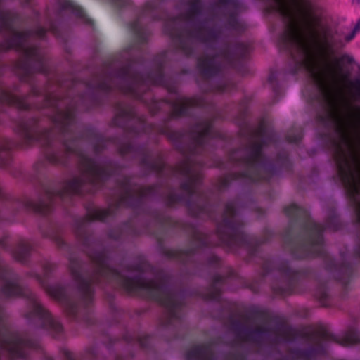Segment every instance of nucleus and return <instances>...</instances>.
Wrapping results in <instances>:
<instances>
[{
    "label": "nucleus",
    "mask_w": 360,
    "mask_h": 360,
    "mask_svg": "<svg viewBox=\"0 0 360 360\" xmlns=\"http://www.w3.org/2000/svg\"><path fill=\"white\" fill-rule=\"evenodd\" d=\"M271 12L283 19L281 49L292 58L295 73L305 71L320 105L317 123L327 142L341 182H360V77L347 79L338 64L325 58L345 42L322 26L304 7V0H266Z\"/></svg>",
    "instance_id": "f257e3e1"
},
{
    "label": "nucleus",
    "mask_w": 360,
    "mask_h": 360,
    "mask_svg": "<svg viewBox=\"0 0 360 360\" xmlns=\"http://www.w3.org/2000/svg\"><path fill=\"white\" fill-rule=\"evenodd\" d=\"M112 213L111 209L104 210L92 207L88 210L86 216L75 221V233L86 248L84 251L93 263L90 271H84L80 261L74 256L69 258V268L77 285L79 296L78 302L72 295L70 287L60 283L49 285L45 278L56 269V264L46 262L43 266L44 277L34 274L46 293L60 302L67 313L75 317L82 305L87 307L94 298V285L102 281H116L130 293L156 300L166 310L165 320L162 325L165 328L176 327L181 323V310L183 301L181 295L170 285V278L162 271L153 268L146 261L122 269L121 271L112 268L105 251L96 241L93 240L87 231V224L94 220L103 221Z\"/></svg>",
    "instance_id": "f03ea898"
},
{
    "label": "nucleus",
    "mask_w": 360,
    "mask_h": 360,
    "mask_svg": "<svg viewBox=\"0 0 360 360\" xmlns=\"http://www.w3.org/2000/svg\"><path fill=\"white\" fill-rule=\"evenodd\" d=\"M238 9L236 0H189L184 13L166 22L165 32L185 55H191L197 44L206 46V53L198 63L203 77L216 75L222 68H237L248 54L243 44L231 49L224 44L222 30L216 23L225 20L229 30L240 32Z\"/></svg>",
    "instance_id": "7ed1b4c3"
},
{
    "label": "nucleus",
    "mask_w": 360,
    "mask_h": 360,
    "mask_svg": "<svg viewBox=\"0 0 360 360\" xmlns=\"http://www.w3.org/2000/svg\"><path fill=\"white\" fill-rule=\"evenodd\" d=\"M221 134L212 126L210 120L198 122L188 131H173L170 138L173 139L179 150L188 155L186 160L177 167L166 166L160 156L154 157L144 148L136 147L131 143L122 144L120 152L122 155L136 153L140 156L142 165L151 172L159 174L171 173L183 179L181 194L171 191L167 196L169 205L176 202H184L195 216L207 212L206 197L200 188L202 172L201 163L193 158V155L202 152L212 139L220 138Z\"/></svg>",
    "instance_id": "20e7f679"
},
{
    "label": "nucleus",
    "mask_w": 360,
    "mask_h": 360,
    "mask_svg": "<svg viewBox=\"0 0 360 360\" xmlns=\"http://www.w3.org/2000/svg\"><path fill=\"white\" fill-rule=\"evenodd\" d=\"M133 49H126L120 58L108 63L99 76L90 83L83 84L88 91L108 92L117 89L145 103L152 113L168 105L174 117L188 115L191 107L204 105L203 98H186L167 86L162 73V62L155 72L146 76L134 72L132 70Z\"/></svg>",
    "instance_id": "39448f33"
},
{
    "label": "nucleus",
    "mask_w": 360,
    "mask_h": 360,
    "mask_svg": "<svg viewBox=\"0 0 360 360\" xmlns=\"http://www.w3.org/2000/svg\"><path fill=\"white\" fill-rule=\"evenodd\" d=\"M274 141V131L261 123L251 131L245 146L229 155V164L236 167V170L221 181L220 187L226 186L233 179L268 180L275 173L276 167L264 157L263 150L266 146Z\"/></svg>",
    "instance_id": "423d86ee"
},
{
    "label": "nucleus",
    "mask_w": 360,
    "mask_h": 360,
    "mask_svg": "<svg viewBox=\"0 0 360 360\" xmlns=\"http://www.w3.org/2000/svg\"><path fill=\"white\" fill-rule=\"evenodd\" d=\"M287 216L292 219L302 221L304 236L300 244L293 250V255L298 258L321 256L326 257L327 267L334 272L335 278L346 284L352 273V266L348 263L337 264L336 262L326 256L323 248L322 233L324 231H334L340 227L339 219L334 210L330 211L323 225L313 221L308 212L303 207L292 204L285 209Z\"/></svg>",
    "instance_id": "0eeeda50"
},
{
    "label": "nucleus",
    "mask_w": 360,
    "mask_h": 360,
    "mask_svg": "<svg viewBox=\"0 0 360 360\" xmlns=\"http://www.w3.org/2000/svg\"><path fill=\"white\" fill-rule=\"evenodd\" d=\"M216 235L218 240L214 243L211 241L210 236L201 233L196 234L195 239L201 247L209 245H223L232 250L236 247L244 246L248 249L251 255L255 253V245L264 243L245 234L237 203L235 201L229 202L226 205L221 219L217 222Z\"/></svg>",
    "instance_id": "6e6552de"
},
{
    "label": "nucleus",
    "mask_w": 360,
    "mask_h": 360,
    "mask_svg": "<svg viewBox=\"0 0 360 360\" xmlns=\"http://www.w3.org/2000/svg\"><path fill=\"white\" fill-rule=\"evenodd\" d=\"M118 192L116 207H137L144 198L154 194L155 190L153 187L143 188L134 185L130 179L124 177L118 184Z\"/></svg>",
    "instance_id": "1a4fd4ad"
},
{
    "label": "nucleus",
    "mask_w": 360,
    "mask_h": 360,
    "mask_svg": "<svg viewBox=\"0 0 360 360\" xmlns=\"http://www.w3.org/2000/svg\"><path fill=\"white\" fill-rule=\"evenodd\" d=\"M134 120L138 124V127L133 129L135 133H139L141 131L147 132L149 130L155 131L157 133H164L163 128H155L152 124H148L145 117L139 116L131 105L121 104L117 107V112L114 118V124L118 127H124L128 121Z\"/></svg>",
    "instance_id": "9d476101"
},
{
    "label": "nucleus",
    "mask_w": 360,
    "mask_h": 360,
    "mask_svg": "<svg viewBox=\"0 0 360 360\" xmlns=\"http://www.w3.org/2000/svg\"><path fill=\"white\" fill-rule=\"evenodd\" d=\"M233 327L237 340L251 346L262 345L268 336L267 330L262 326L252 328L245 323L236 321Z\"/></svg>",
    "instance_id": "9b49d317"
},
{
    "label": "nucleus",
    "mask_w": 360,
    "mask_h": 360,
    "mask_svg": "<svg viewBox=\"0 0 360 360\" xmlns=\"http://www.w3.org/2000/svg\"><path fill=\"white\" fill-rule=\"evenodd\" d=\"M59 6L60 11L58 15H60L63 11H70L75 16L83 20V22L86 24H91V20L87 18L82 11V9L75 5L72 1L70 0H57Z\"/></svg>",
    "instance_id": "f8f14e48"
},
{
    "label": "nucleus",
    "mask_w": 360,
    "mask_h": 360,
    "mask_svg": "<svg viewBox=\"0 0 360 360\" xmlns=\"http://www.w3.org/2000/svg\"><path fill=\"white\" fill-rule=\"evenodd\" d=\"M224 277L217 275L214 278L213 283L207 291L203 295V299L206 300L219 301L221 299V286L224 283Z\"/></svg>",
    "instance_id": "ddd939ff"
},
{
    "label": "nucleus",
    "mask_w": 360,
    "mask_h": 360,
    "mask_svg": "<svg viewBox=\"0 0 360 360\" xmlns=\"http://www.w3.org/2000/svg\"><path fill=\"white\" fill-rule=\"evenodd\" d=\"M32 249L31 244L26 240H22L17 248L12 252V255L15 260L25 264L27 262Z\"/></svg>",
    "instance_id": "4468645a"
},
{
    "label": "nucleus",
    "mask_w": 360,
    "mask_h": 360,
    "mask_svg": "<svg viewBox=\"0 0 360 360\" xmlns=\"http://www.w3.org/2000/svg\"><path fill=\"white\" fill-rule=\"evenodd\" d=\"M278 271L286 281V286L280 289L281 292H285L291 289L296 278L297 272L292 270L287 263H282L278 266Z\"/></svg>",
    "instance_id": "2eb2a0df"
},
{
    "label": "nucleus",
    "mask_w": 360,
    "mask_h": 360,
    "mask_svg": "<svg viewBox=\"0 0 360 360\" xmlns=\"http://www.w3.org/2000/svg\"><path fill=\"white\" fill-rule=\"evenodd\" d=\"M193 250L187 251L169 250L167 252V256L170 258L176 259L181 262L186 263L191 260L193 254Z\"/></svg>",
    "instance_id": "dca6fc26"
},
{
    "label": "nucleus",
    "mask_w": 360,
    "mask_h": 360,
    "mask_svg": "<svg viewBox=\"0 0 360 360\" xmlns=\"http://www.w3.org/2000/svg\"><path fill=\"white\" fill-rule=\"evenodd\" d=\"M131 27L134 32L136 34L140 42L142 43L146 40L147 33L139 19L134 21L131 25Z\"/></svg>",
    "instance_id": "f3484780"
},
{
    "label": "nucleus",
    "mask_w": 360,
    "mask_h": 360,
    "mask_svg": "<svg viewBox=\"0 0 360 360\" xmlns=\"http://www.w3.org/2000/svg\"><path fill=\"white\" fill-rule=\"evenodd\" d=\"M345 345H354L360 342V333L356 330H349L345 336Z\"/></svg>",
    "instance_id": "a211bd4d"
},
{
    "label": "nucleus",
    "mask_w": 360,
    "mask_h": 360,
    "mask_svg": "<svg viewBox=\"0 0 360 360\" xmlns=\"http://www.w3.org/2000/svg\"><path fill=\"white\" fill-rule=\"evenodd\" d=\"M91 143L94 146L95 152H98L105 146V141L101 135L94 134L91 138Z\"/></svg>",
    "instance_id": "6ab92c4d"
},
{
    "label": "nucleus",
    "mask_w": 360,
    "mask_h": 360,
    "mask_svg": "<svg viewBox=\"0 0 360 360\" xmlns=\"http://www.w3.org/2000/svg\"><path fill=\"white\" fill-rule=\"evenodd\" d=\"M340 63L350 65V64H352L354 63V59L352 56L345 53V54L342 55L340 57V58L338 60H336L335 63H329L331 65H335V64L338 63L342 68V67L340 64Z\"/></svg>",
    "instance_id": "aec40b11"
},
{
    "label": "nucleus",
    "mask_w": 360,
    "mask_h": 360,
    "mask_svg": "<svg viewBox=\"0 0 360 360\" xmlns=\"http://www.w3.org/2000/svg\"><path fill=\"white\" fill-rule=\"evenodd\" d=\"M306 351L307 352H306L305 356L307 357H311L314 355L322 354H324L326 352L324 347L322 346H319L317 348L312 347Z\"/></svg>",
    "instance_id": "412c9836"
},
{
    "label": "nucleus",
    "mask_w": 360,
    "mask_h": 360,
    "mask_svg": "<svg viewBox=\"0 0 360 360\" xmlns=\"http://www.w3.org/2000/svg\"><path fill=\"white\" fill-rule=\"evenodd\" d=\"M302 134L300 130H296L292 134H289L287 136V139L290 143H297L301 140Z\"/></svg>",
    "instance_id": "4be33fe9"
},
{
    "label": "nucleus",
    "mask_w": 360,
    "mask_h": 360,
    "mask_svg": "<svg viewBox=\"0 0 360 360\" xmlns=\"http://www.w3.org/2000/svg\"><path fill=\"white\" fill-rule=\"evenodd\" d=\"M44 236L52 238L59 247H62L64 244L62 237L57 233H51V234L46 235Z\"/></svg>",
    "instance_id": "5701e85b"
},
{
    "label": "nucleus",
    "mask_w": 360,
    "mask_h": 360,
    "mask_svg": "<svg viewBox=\"0 0 360 360\" xmlns=\"http://www.w3.org/2000/svg\"><path fill=\"white\" fill-rule=\"evenodd\" d=\"M46 20L47 25L49 27V30L50 31H51L53 34H57L56 27L55 24L53 22L51 17L47 16Z\"/></svg>",
    "instance_id": "b1692460"
},
{
    "label": "nucleus",
    "mask_w": 360,
    "mask_h": 360,
    "mask_svg": "<svg viewBox=\"0 0 360 360\" xmlns=\"http://www.w3.org/2000/svg\"><path fill=\"white\" fill-rule=\"evenodd\" d=\"M219 262V258L217 257H216L215 255H212L210 257V258L208 259V261H207V263L210 265L217 264Z\"/></svg>",
    "instance_id": "393cba45"
},
{
    "label": "nucleus",
    "mask_w": 360,
    "mask_h": 360,
    "mask_svg": "<svg viewBox=\"0 0 360 360\" xmlns=\"http://www.w3.org/2000/svg\"><path fill=\"white\" fill-rule=\"evenodd\" d=\"M153 9V6L150 3L147 4L146 5V6L144 7L142 15L143 16L147 15L148 13H150Z\"/></svg>",
    "instance_id": "a878e982"
},
{
    "label": "nucleus",
    "mask_w": 360,
    "mask_h": 360,
    "mask_svg": "<svg viewBox=\"0 0 360 360\" xmlns=\"http://www.w3.org/2000/svg\"><path fill=\"white\" fill-rule=\"evenodd\" d=\"M356 33H357V32H354V30L353 29V30L352 31V32H351L350 34H347V35L345 37V39H343V40H344V41L345 42V44H346V43H348V42H349V41H351L354 38V37H355V35H356Z\"/></svg>",
    "instance_id": "bb28decb"
},
{
    "label": "nucleus",
    "mask_w": 360,
    "mask_h": 360,
    "mask_svg": "<svg viewBox=\"0 0 360 360\" xmlns=\"http://www.w3.org/2000/svg\"><path fill=\"white\" fill-rule=\"evenodd\" d=\"M148 339V336L140 337L139 338V343L140 346L143 348L146 347L148 346V345H147Z\"/></svg>",
    "instance_id": "cd10ccee"
},
{
    "label": "nucleus",
    "mask_w": 360,
    "mask_h": 360,
    "mask_svg": "<svg viewBox=\"0 0 360 360\" xmlns=\"http://www.w3.org/2000/svg\"><path fill=\"white\" fill-rule=\"evenodd\" d=\"M63 355L65 358V360H75L73 358V354L68 350H64Z\"/></svg>",
    "instance_id": "c85d7f7f"
},
{
    "label": "nucleus",
    "mask_w": 360,
    "mask_h": 360,
    "mask_svg": "<svg viewBox=\"0 0 360 360\" xmlns=\"http://www.w3.org/2000/svg\"><path fill=\"white\" fill-rule=\"evenodd\" d=\"M227 86H228V84H225V83L220 84L217 86V91H219V92H225V91H226Z\"/></svg>",
    "instance_id": "c756f323"
},
{
    "label": "nucleus",
    "mask_w": 360,
    "mask_h": 360,
    "mask_svg": "<svg viewBox=\"0 0 360 360\" xmlns=\"http://www.w3.org/2000/svg\"><path fill=\"white\" fill-rule=\"evenodd\" d=\"M317 296L320 298V299H325L326 297V290L323 289V290H321L320 291V292L317 295Z\"/></svg>",
    "instance_id": "7c9ffc66"
},
{
    "label": "nucleus",
    "mask_w": 360,
    "mask_h": 360,
    "mask_svg": "<svg viewBox=\"0 0 360 360\" xmlns=\"http://www.w3.org/2000/svg\"><path fill=\"white\" fill-rule=\"evenodd\" d=\"M354 32H360V19L358 20L357 23L354 27Z\"/></svg>",
    "instance_id": "2f4dec72"
},
{
    "label": "nucleus",
    "mask_w": 360,
    "mask_h": 360,
    "mask_svg": "<svg viewBox=\"0 0 360 360\" xmlns=\"http://www.w3.org/2000/svg\"><path fill=\"white\" fill-rule=\"evenodd\" d=\"M274 78H275L274 75V74H271V75H269V82L270 83H273V81H274Z\"/></svg>",
    "instance_id": "473e14b6"
},
{
    "label": "nucleus",
    "mask_w": 360,
    "mask_h": 360,
    "mask_svg": "<svg viewBox=\"0 0 360 360\" xmlns=\"http://www.w3.org/2000/svg\"><path fill=\"white\" fill-rule=\"evenodd\" d=\"M0 245L3 248H6V243H5V239H2L0 240Z\"/></svg>",
    "instance_id": "72a5a7b5"
},
{
    "label": "nucleus",
    "mask_w": 360,
    "mask_h": 360,
    "mask_svg": "<svg viewBox=\"0 0 360 360\" xmlns=\"http://www.w3.org/2000/svg\"><path fill=\"white\" fill-rule=\"evenodd\" d=\"M353 4H360V0H353Z\"/></svg>",
    "instance_id": "f704fd0d"
},
{
    "label": "nucleus",
    "mask_w": 360,
    "mask_h": 360,
    "mask_svg": "<svg viewBox=\"0 0 360 360\" xmlns=\"http://www.w3.org/2000/svg\"><path fill=\"white\" fill-rule=\"evenodd\" d=\"M30 1V0H25L24 4H25V5H28V4H29V1Z\"/></svg>",
    "instance_id": "c9c22d12"
},
{
    "label": "nucleus",
    "mask_w": 360,
    "mask_h": 360,
    "mask_svg": "<svg viewBox=\"0 0 360 360\" xmlns=\"http://www.w3.org/2000/svg\"><path fill=\"white\" fill-rule=\"evenodd\" d=\"M124 4H125V3H124V4H120V6H124Z\"/></svg>",
    "instance_id": "e433bc0d"
}]
</instances>
